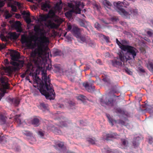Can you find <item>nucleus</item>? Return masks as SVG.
<instances>
[{"label":"nucleus","mask_w":153,"mask_h":153,"mask_svg":"<svg viewBox=\"0 0 153 153\" xmlns=\"http://www.w3.org/2000/svg\"><path fill=\"white\" fill-rule=\"evenodd\" d=\"M32 38L34 42H36L38 40V42L37 43V48L31 53V57L34 59L37 56L39 57L43 56L45 58H49V52L47 51L49 48L47 46L45 47L44 45V44L49 43L48 38L46 36L38 37L35 36H33Z\"/></svg>","instance_id":"f257e3e1"},{"label":"nucleus","mask_w":153,"mask_h":153,"mask_svg":"<svg viewBox=\"0 0 153 153\" xmlns=\"http://www.w3.org/2000/svg\"><path fill=\"white\" fill-rule=\"evenodd\" d=\"M44 77L45 83L42 82L40 84L39 91L47 99L53 100L55 97V93L50 84L51 80L49 77H47L46 74H44Z\"/></svg>","instance_id":"f03ea898"},{"label":"nucleus","mask_w":153,"mask_h":153,"mask_svg":"<svg viewBox=\"0 0 153 153\" xmlns=\"http://www.w3.org/2000/svg\"><path fill=\"white\" fill-rule=\"evenodd\" d=\"M20 64L14 61H10V64L12 66H8L3 67V69L5 73H7L8 76H10L14 72L19 71L23 67V62L21 61Z\"/></svg>","instance_id":"7ed1b4c3"},{"label":"nucleus","mask_w":153,"mask_h":153,"mask_svg":"<svg viewBox=\"0 0 153 153\" xmlns=\"http://www.w3.org/2000/svg\"><path fill=\"white\" fill-rule=\"evenodd\" d=\"M122 50L126 51V54L128 56L127 59H134L138 51L134 47L128 45H122L121 46Z\"/></svg>","instance_id":"20e7f679"},{"label":"nucleus","mask_w":153,"mask_h":153,"mask_svg":"<svg viewBox=\"0 0 153 153\" xmlns=\"http://www.w3.org/2000/svg\"><path fill=\"white\" fill-rule=\"evenodd\" d=\"M75 3V2H74V4L73 3H68V7L72 9L65 13V15L66 17H71L72 16L73 13H76L78 14L80 13L81 9L79 8V6L80 4V3L79 2H77L76 3Z\"/></svg>","instance_id":"39448f33"},{"label":"nucleus","mask_w":153,"mask_h":153,"mask_svg":"<svg viewBox=\"0 0 153 153\" xmlns=\"http://www.w3.org/2000/svg\"><path fill=\"white\" fill-rule=\"evenodd\" d=\"M128 12L123 8H120L118 10V12L123 17L125 18H130V15L136 16L138 14V10L137 9L130 8L129 9Z\"/></svg>","instance_id":"423d86ee"},{"label":"nucleus","mask_w":153,"mask_h":153,"mask_svg":"<svg viewBox=\"0 0 153 153\" xmlns=\"http://www.w3.org/2000/svg\"><path fill=\"white\" fill-rule=\"evenodd\" d=\"M7 54H10L11 57V59L12 61L16 62H17L19 64H20V61H22L23 62V66L24 64V61L23 60H20L19 59L20 58V54L15 51H11L9 52H8Z\"/></svg>","instance_id":"0eeeda50"},{"label":"nucleus","mask_w":153,"mask_h":153,"mask_svg":"<svg viewBox=\"0 0 153 153\" xmlns=\"http://www.w3.org/2000/svg\"><path fill=\"white\" fill-rule=\"evenodd\" d=\"M21 41L22 44H25L27 47L29 48L33 49L36 46V43L33 45L31 39L25 36H22Z\"/></svg>","instance_id":"6e6552de"},{"label":"nucleus","mask_w":153,"mask_h":153,"mask_svg":"<svg viewBox=\"0 0 153 153\" xmlns=\"http://www.w3.org/2000/svg\"><path fill=\"white\" fill-rule=\"evenodd\" d=\"M0 82L4 89H9L10 84L8 83V79L6 76H1L0 77Z\"/></svg>","instance_id":"1a4fd4ad"},{"label":"nucleus","mask_w":153,"mask_h":153,"mask_svg":"<svg viewBox=\"0 0 153 153\" xmlns=\"http://www.w3.org/2000/svg\"><path fill=\"white\" fill-rule=\"evenodd\" d=\"M135 0H124L123 2L118 1L117 3H116V6H117V11L120 8H123L121 7H126V5H128L130 3L131 1L134 2Z\"/></svg>","instance_id":"9d476101"},{"label":"nucleus","mask_w":153,"mask_h":153,"mask_svg":"<svg viewBox=\"0 0 153 153\" xmlns=\"http://www.w3.org/2000/svg\"><path fill=\"white\" fill-rule=\"evenodd\" d=\"M100 101L102 105L104 104H105L107 105H113L114 100L112 98H110L108 99L106 97L104 98V97H103L100 99Z\"/></svg>","instance_id":"9b49d317"},{"label":"nucleus","mask_w":153,"mask_h":153,"mask_svg":"<svg viewBox=\"0 0 153 153\" xmlns=\"http://www.w3.org/2000/svg\"><path fill=\"white\" fill-rule=\"evenodd\" d=\"M9 102L15 107H18L20 104V100L18 97L11 98L9 97L8 99Z\"/></svg>","instance_id":"f8f14e48"},{"label":"nucleus","mask_w":153,"mask_h":153,"mask_svg":"<svg viewBox=\"0 0 153 153\" xmlns=\"http://www.w3.org/2000/svg\"><path fill=\"white\" fill-rule=\"evenodd\" d=\"M71 32L76 38H79L80 35V29L77 26H73Z\"/></svg>","instance_id":"ddd939ff"},{"label":"nucleus","mask_w":153,"mask_h":153,"mask_svg":"<svg viewBox=\"0 0 153 153\" xmlns=\"http://www.w3.org/2000/svg\"><path fill=\"white\" fill-rule=\"evenodd\" d=\"M119 135L117 134L116 133H111L110 134H106V137L105 139L108 140H111V139L117 138L119 137Z\"/></svg>","instance_id":"4468645a"},{"label":"nucleus","mask_w":153,"mask_h":153,"mask_svg":"<svg viewBox=\"0 0 153 153\" xmlns=\"http://www.w3.org/2000/svg\"><path fill=\"white\" fill-rule=\"evenodd\" d=\"M83 86L85 87V89L88 91L91 92L94 90L95 86L93 85H90L87 82L84 83L83 84Z\"/></svg>","instance_id":"2eb2a0df"},{"label":"nucleus","mask_w":153,"mask_h":153,"mask_svg":"<svg viewBox=\"0 0 153 153\" xmlns=\"http://www.w3.org/2000/svg\"><path fill=\"white\" fill-rule=\"evenodd\" d=\"M51 7V5L46 1L44 3H42V9L45 11H48V9H50Z\"/></svg>","instance_id":"dca6fc26"},{"label":"nucleus","mask_w":153,"mask_h":153,"mask_svg":"<svg viewBox=\"0 0 153 153\" xmlns=\"http://www.w3.org/2000/svg\"><path fill=\"white\" fill-rule=\"evenodd\" d=\"M119 58L120 60L123 62H124L125 61H127L129 59H127L128 56H127L126 55V56H124L123 52H121L119 53Z\"/></svg>","instance_id":"f3484780"},{"label":"nucleus","mask_w":153,"mask_h":153,"mask_svg":"<svg viewBox=\"0 0 153 153\" xmlns=\"http://www.w3.org/2000/svg\"><path fill=\"white\" fill-rule=\"evenodd\" d=\"M48 17V15L41 14L39 15L38 18H37V20L39 22L45 21Z\"/></svg>","instance_id":"a211bd4d"},{"label":"nucleus","mask_w":153,"mask_h":153,"mask_svg":"<svg viewBox=\"0 0 153 153\" xmlns=\"http://www.w3.org/2000/svg\"><path fill=\"white\" fill-rule=\"evenodd\" d=\"M111 62L113 66L117 67L122 66V62L120 61L118 59H113L112 60Z\"/></svg>","instance_id":"6ab92c4d"},{"label":"nucleus","mask_w":153,"mask_h":153,"mask_svg":"<svg viewBox=\"0 0 153 153\" xmlns=\"http://www.w3.org/2000/svg\"><path fill=\"white\" fill-rule=\"evenodd\" d=\"M38 108L43 110V111L48 110V105L44 103H40L38 106Z\"/></svg>","instance_id":"aec40b11"},{"label":"nucleus","mask_w":153,"mask_h":153,"mask_svg":"<svg viewBox=\"0 0 153 153\" xmlns=\"http://www.w3.org/2000/svg\"><path fill=\"white\" fill-rule=\"evenodd\" d=\"M39 120L37 118H34L32 121V123L35 126H38L39 125Z\"/></svg>","instance_id":"412c9836"},{"label":"nucleus","mask_w":153,"mask_h":153,"mask_svg":"<svg viewBox=\"0 0 153 153\" xmlns=\"http://www.w3.org/2000/svg\"><path fill=\"white\" fill-rule=\"evenodd\" d=\"M86 140L89 142V143L94 144L96 142L97 140L95 139L94 137L90 138L88 137L86 138Z\"/></svg>","instance_id":"4be33fe9"},{"label":"nucleus","mask_w":153,"mask_h":153,"mask_svg":"<svg viewBox=\"0 0 153 153\" xmlns=\"http://www.w3.org/2000/svg\"><path fill=\"white\" fill-rule=\"evenodd\" d=\"M79 25L82 27H84L85 28H87V26L86 25L85 23H87L86 21L83 20L82 19H80L79 21Z\"/></svg>","instance_id":"5701e85b"},{"label":"nucleus","mask_w":153,"mask_h":153,"mask_svg":"<svg viewBox=\"0 0 153 153\" xmlns=\"http://www.w3.org/2000/svg\"><path fill=\"white\" fill-rule=\"evenodd\" d=\"M61 3L62 2H61L60 3H57L56 4L54 7V10H55L59 11L61 10L62 8L61 6Z\"/></svg>","instance_id":"b1692460"},{"label":"nucleus","mask_w":153,"mask_h":153,"mask_svg":"<svg viewBox=\"0 0 153 153\" xmlns=\"http://www.w3.org/2000/svg\"><path fill=\"white\" fill-rule=\"evenodd\" d=\"M53 53L56 56H61L63 55V53L61 51L58 49L55 50L54 51Z\"/></svg>","instance_id":"393cba45"},{"label":"nucleus","mask_w":153,"mask_h":153,"mask_svg":"<svg viewBox=\"0 0 153 153\" xmlns=\"http://www.w3.org/2000/svg\"><path fill=\"white\" fill-rule=\"evenodd\" d=\"M34 30L36 33H39L42 31V30L39 25H36L34 27Z\"/></svg>","instance_id":"a878e982"},{"label":"nucleus","mask_w":153,"mask_h":153,"mask_svg":"<svg viewBox=\"0 0 153 153\" xmlns=\"http://www.w3.org/2000/svg\"><path fill=\"white\" fill-rule=\"evenodd\" d=\"M103 4L108 8H110V7L112 6L111 3L107 0H104L103 1Z\"/></svg>","instance_id":"bb28decb"},{"label":"nucleus","mask_w":153,"mask_h":153,"mask_svg":"<svg viewBox=\"0 0 153 153\" xmlns=\"http://www.w3.org/2000/svg\"><path fill=\"white\" fill-rule=\"evenodd\" d=\"M21 23L20 22L17 21L13 25V27L16 28H19L21 27Z\"/></svg>","instance_id":"cd10ccee"},{"label":"nucleus","mask_w":153,"mask_h":153,"mask_svg":"<svg viewBox=\"0 0 153 153\" xmlns=\"http://www.w3.org/2000/svg\"><path fill=\"white\" fill-rule=\"evenodd\" d=\"M20 116V115H16L14 119L16 120V121L19 124H21V120L19 118V117Z\"/></svg>","instance_id":"c85d7f7f"},{"label":"nucleus","mask_w":153,"mask_h":153,"mask_svg":"<svg viewBox=\"0 0 153 153\" xmlns=\"http://www.w3.org/2000/svg\"><path fill=\"white\" fill-rule=\"evenodd\" d=\"M147 67L150 71H153V63H152V62H149L147 64Z\"/></svg>","instance_id":"c756f323"},{"label":"nucleus","mask_w":153,"mask_h":153,"mask_svg":"<svg viewBox=\"0 0 153 153\" xmlns=\"http://www.w3.org/2000/svg\"><path fill=\"white\" fill-rule=\"evenodd\" d=\"M146 109L147 111L150 113L153 112V105L146 106Z\"/></svg>","instance_id":"7c9ffc66"},{"label":"nucleus","mask_w":153,"mask_h":153,"mask_svg":"<svg viewBox=\"0 0 153 153\" xmlns=\"http://www.w3.org/2000/svg\"><path fill=\"white\" fill-rule=\"evenodd\" d=\"M23 133L27 136L30 137L32 136V133L28 131H23Z\"/></svg>","instance_id":"2f4dec72"},{"label":"nucleus","mask_w":153,"mask_h":153,"mask_svg":"<svg viewBox=\"0 0 153 153\" xmlns=\"http://www.w3.org/2000/svg\"><path fill=\"white\" fill-rule=\"evenodd\" d=\"M133 144L134 147H136L138 146L139 143L138 141L137 140L136 138H134L133 140Z\"/></svg>","instance_id":"473e14b6"},{"label":"nucleus","mask_w":153,"mask_h":153,"mask_svg":"<svg viewBox=\"0 0 153 153\" xmlns=\"http://www.w3.org/2000/svg\"><path fill=\"white\" fill-rule=\"evenodd\" d=\"M10 36L13 39H16L18 37V36L15 32L11 33L10 34Z\"/></svg>","instance_id":"72a5a7b5"},{"label":"nucleus","mask_w":153,"mask_h":153,"mask_svg":"<svg viewBox=\"0 0 153 153\" xmlns=\"http://www.w3.org/2000/svg\"><path fill=\"white\" fill-rule=\"evenodd\" d=\"M107 117L108 118V120L109 123L111 124V125L112 126L113 125V119L111 118L109 115H107Z\"/></svg>","instance_id":"f704fd0d"},{"label":"nucleus","mask_w":153,"mask_h":153,"mask_svg":"<svg viewBox=\"0 0 153 153\" xmlns=\"http://www.w3.org/2000/svg\"><path fill=\"white\" fill-rule=\"evenodd\" d=\"M121 142L123 146L126 147L127 146L128 142L125 139H122Z\"/></svg>","instance_id":"c9c22d12"},{"label":"nucleus","mask_w":153,"mask_h":153,"mask_svg":"<svg viewBox=\"0 0 153 153\" xmlns=\"http://www.w3.org/2000/svg\"><path fill=\"white\" fill-rule=\"evenodd\" d=\"M78 38H79L80 40L82 42V43L86 42V38L85 36H81L80 35V36Z\"/></svg>","instance_id":"e433bc0d"},{"label":"nucleus","mask_w":153,"mask_h":153,"mask_svg":"<svg viewBox=\"0 0 153 153\" xmlns=\"http://www.w3.org/2000/svg\"><path fill=\"white\" fill-rule=\"evenodd\" d=\"M74 2H75V3H76V2H79L80 3V4L79 5V8H80L79 7H82V8L84 6V4L83 3H81V2L79 1H72L71 3H73V4H74Z\"/></svg>","instance_id":"4c0bfd02"},{"label":"nucleus","mask_w":153,"mask_h":153,"mask_svg":"<svg viewBox=\"0 0 153 153\" xmlns=\"http://www.w3.org/2000/svg\"><path fill=\"white\" fill-rule=\"evenodd\" d=\"M86 98V97L85 96L82 95H80L78 97V99L79 100L83 101L84 100H85Z\"/></svg>","instance_id":"58836bf2"},{"label":"nucleus","mask_w":153,"mask_h":153,"mask_svg":"<svg viewBox=\"0 0 153 153\" xmlns=\"http://www.w3.org/2000/svg\"><path fill=\"white\" fill-rule=\"evenodd\" d=\"M25 21L26 23L28 24H30L31 22V19L28 17H26L25 19Z\"/></svg>","instance_id":"ea45409f"},{"label":"nucleus","mask_w":153,"mask_h":153,"mask_svg":"<svg viewBox=\"0 0 153 153\" xmlns=\"http://www.w3.org/2000/svg\"><path fill=\"white\" fill-rule=\"evenodd\" d=\"M50 26L51 28H56L59 27V25L55 23H53Z\"/></svg>","instance_id":"a19ab883"},{"label":"nucleus","mask_w":153,"mask_h":153,"mask_svg":"<svg viewBox=\"0 0 153 153\" xmlns=\"http://www.w3.org/2000/svg\"><path fill=\"white\" fill-rule=\"evenodd\" d=\"M54 133L56 134H60L61 133V131L60 130L55 128L54 130Z\"/></svg>","instance_id":"79ce46f5"},{"label":"nucleus","mask_w":153,"mask_h":153,"mask_svg":"<svg viewBox=\"0 0 153 153\" xmlns=\"http://www.w3.org/2000/svg\"><path fill=\"white\" fill-rule=\"evenodd\" d=\"M57 146H58V147H59V148H62L64 146V143L62 142H60L59 143H58L57 144Z\"/></svg>","instance_id":"37998d69"},{"label":"nucleus","mask_w":153,"mask_h":153,"mask_svg":"<svg viewBox=\"0 0 153 153\" xmlns=\"http://www.w3.org/2000/svg\"><path fill=\"white\" fill-rule=\"evenodd\" d=\"M0 119L3 123V124H5L6 122L5 118L4 116L2 115L0 116Z\"/></svg>","instance_id":"c03bdc74"},{"label":"nucleus","mask_w":153,"mask_h":153,"mask_svg":"<svg viewBox=\"0 0 153 153\" xmlns=\"http://www.w3.org/2000/svg\"><path fill=\"white\" fill-rule=\"evenodd\" d=\"M60 125L62 127H65L67 126V123L66 121H62L60 122Z\"/></svg>","instance_id":"a18cd8bd"},{"label":"nucleus","mask_w":153,"mask_h":153,"mask_svg":"<svg viewBox=\"0 0 153 153\" xmlns=\"http://www.w3.org/2000/svg\"><path fill=\"white\" fill-rule=\"evenodd\" d=\"M111 20L112 22H115L118 20V19L117 17L114 16L111 18Z\"/></svg>","instance_id":"49530a36"},{"label":"nucleus","mask_w":153,"mask_h":153,"mask_svg":"<svg viewBox=\"0 0 153 153\" xmlns=\"http://www.w3.org/2000/svg\"><path fill=\"white\" fill-rule=\"evenodd\" d=\"M0 38L1 39L2 41H6V39L5 37L4 36V35L3 34H1L0 35Z\"/></svg>","instance_id":"de8ad7c7"},{"label":"nucleus","mask_w":153,"mask_h":153,"mask_svg":"<svg viewBox=\"0 0 153 153\" xmlns=\"http://www.w3.org/2000/svg\"><path fill=\"white\" fill-rule=\"evenodd\" d=\"M11 10L12 11L14 12H17V8L16 6L14 5H13V6H11Z\"/></svg>","instance_id":"09e8293b"},{"label":"nucleus","mask_w":153,"mask_h":153,"mask_svg":"<svg viewBox=\"0 0 153 153\" xmlns=\"http://www.w3.org/2000/svg\"><path fill=\"white\" fill-rule=\"evenodd\" d=\"M119 123L120 124L123 125L127 126V125L126 124V123L123 121L120 120L119 121Z\"/></svg>","instance_id":"8fccbe9b"},{"label":"nucleus","mask_w":153,"mask_h":153,"mask_svg":"<svg viewBox=\"0 0 153 153\" xmlns=\"http://www.w3.org/2000/svg\"><path fill=\"white\" fill-rule=\"evenodd\" d=\"M116 42L120 48L121 46H122V45H123L121 44V43L117 39H116Z\"/></svg>","instance_id":"3c124183"},{"label":"nucleus","mask_w":153,"mask_h":153,"mask_svg":"<svg viewBox=\"0 0 153 153\" xmlns=\"http://www.w3.org/2000/svg\"><path fill=\"white\" fill-rule=\"evenodd\" d=\"M6 48V45L4 44H0V51L3 49L5 48Z\"/></svg>","instance_id":"603ef678"},{"label":"nucleus","mask_w":153,"mask_h":153,"mask_svg":"<svg viewBox=\"0 0 153 153\" xmlns=\"http://www.w3.org/2000/svg\"><path fill=\"white\" fill-rule=\"evenodd\" d=\"M38 135H39L41 137H43L44 135L43 131H39L38 132Z\"/></svg>","instance_id":"864d4df0"},{"label":"nucleus","mask_w":153,"mask_h":153,"mask_svg":"<svg viewBox=\"0 0 153 153\" xmlns=\"http://www.w3.org/2000/svg\"><path fill=\"white\" fill-rule=\"evenodd\" d=\"M95 27L97 28V29L100 28L101 27L100 25L97 22H96V23H95Z\"/></svg>","instance_id":"5fc2aeb1"},{"label":"nucleus","mask_w":153,"mask_h":153,"mask_svg":"<svg viewBox=\"0 0 153 153\" xmlns=\"http://www.w3.org/2000/svg\"><path fill=\"white\" fill-rule=\"evenodd\" d=\"M4 61L5 67H6V66H8V65L9 64V62L8 60L7 59H6L4 60Z\"/></svg>","instance_id":"6e6d98bb"},{"label":"nucleus","mask_w":153,"mask_h":153,"mask_svg":"<svg viewBox=\"0 0 153 153\" xmlns=\"http://www.w3.org/2000/svg\"><path fill=\"white\" fill-rule=\"evenodd\" d=\"M104 36V39L105 40L106 42H109V38L108 36H106L105 35L103 36Z\"/></svg>","instance_id":"4d7b16f0"},{"label":"nucleus","mask_w":153,"mask_h":153,"mask_svg":"<svg viewBox=\"0 0 153 153\" xmlns=\"http://www.w3.org/2000/svg\"><path fill=\"white\" fill-rule=\"evenodd\" d=\"M28 70L27 69L26 70L25 73H23V74H22L21 75V77L22 78H24L25 77V76L26 75L27 72H28Z\"/></svg>","instance_id":"13d9d810"},{"label":"nucleus","mask_w":153,"mask_h":153,"mask_svg":"<svg viewBox=\"0 0 153 153\" xmlns=\"http://www.w3.org/2000/svg\"><path fill=\"white\" fill-rule=\"evenodd\" d=\"M5 4L4 1H0V8L3 7Z\"/></svg>","instance_id":"bf43d9fd"},{"label":"nucleus","mask_w":153,"mask_h":153,"mask_svg":"<svg viewBox=\"0 0 153 153\" xmlns=\"http://www.w3.org/2000/svg\"><path fill=\"white\" fill-rule=\"evenodd\" d=\"M49 13L50 14H51L53 16H54L55 14L54 11L51 10H50L49 12Z\"/></svg>","instance_id":"052dcab7"},{"label":"nucleus","mask_w":153,"mask_h":153,"mask_svg":"<svg viewBox=\"0 0 153 153\" xmlns=\"http://www.w3.org/2000/svg\"><path fill=\"white\" fill-rule=\"evenodd\" d=\"M14 4H15V5H16L18 7H21V3L18 1H15L14 2Z\"/></svg>","instance_id":"680f3d73"},{"label":"nucleus","mask_w":153,"mask_h":153,"mask_svg":"<svg viewBox=\"0 0 153 153\" xmlns=\"http://www.w3.org/2000/svg\"><path fill=\"white\" fill-rule=\"evenodd\" d=\"M149 143L150 144H152L153 143V139L152 137L149 138Z\"/></svg>","instance_id":"e2e57ef3"},{"label":"nucleus","mask_w":153,"mask_h":153,"mask_svg":"<svg viewBox=\"0 0 153 153\" xmlns=\"http://www.w3.org/2000/svg\"><path fill=\"white\" fill-rule=\"evenodd\" d=\"M126 71L129 74L131 75L132 74L131 71L128 68L126 69Z\"/></svg>","instance_id":"0e129e2a"},{"label":"nucleus","mask_w":153,"mask_h":153,"mask_svg":"<svg viewBox=\"0 0 153 153\" xmlns=\"http://www.w3.org/2000/svg\"><path fill=\"white\" fill-rule=\"evenodd\" d=\"M72 27L71 25H69L67 27V30L68 31H71L72 29Z\"/></svg>","instance_id":"69168bd1"},{"label":"nucleus","mask_w":153,"mask_h":153,"mask_svg":"<svg viewBox=\"0 0 153 153\" xmlns=\"http://www.w3.org/2000/svg\"><path fill=\"white\" fill-rule=\"evenodd\" d=\"M147 34L150 36H152L153 34V33L150 31H147Z\"/></svg>","instance_id":"338daca9"},{"label":"nucleus","mask_w":153,"mask_h":153,"mask_svg":"<svg viewBox=\"0 0 153 153\" xmlns=\"http://www.w3.org/2000/svg\"><path fill=\"white\" fill-rule=\"evenodd\" d=\"M13 5L12 4V3L11 1L8 2L7 3V7H11V6H13Z\"/></svg>","instance_id":"774afa93"}]
</instances>
